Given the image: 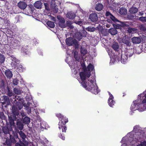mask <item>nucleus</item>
Returning <instances> with one entry per match:
<instances>
[{
    "label": "nucleus",
    "mask_w": 146,
    "mask_h": 146,
    "mask_svg": "<svg viewBox=\"0 0 146 146\" xmlns=\"http://www.w3.org/2000/svg\"><path fill=\"white\" fill-rule=\"evenodd\" d=\"M108 32L111 35H116L117 33V31L115 28H112L109 29Z\"/></svg>",
    "instance_id": "18"
},
{
    "label": "nucleus",
    "mask_w": 146,
    "mask_h": 146,
    "mask_svg": "<svg viewBox=\"0 0 146 146\" xmlns=\"http://www.w3.org/2000/svg\"><path fill=\"white\" fill-rule=\"evenodd\" d=\"M107 21H108V22H109V23H110V21H110V19H108L107 20Z\"/></svg>",
    "instance_id": "63"
},
{
    "label": "nucleus",
    "mask_w": 146,
    "mask_h": 146,
    "mask_svg": "<svg viewBox=\"0 0 146 146\" xmlns=\"http://www.w3.org/2000/svg\"><path fill=\"white\" fill-rule=\"evenodd\" d=\"M139 126L138 125L135 126L133 128V130L135 131V132L137 131V129Z\"/></svg>",
    "instance_id": "49"
},
{
    "label": "nucleus",
    "mask_w": 146,
    "mask_h": 146,
    "mask_svg": "<svg viewBox=\"0 0 146 146\" xmlns=\"http://www.w3.org/2000/svg\"><path fill=\"white\" fill-rule=\"evenodd\" d=\"M3 99L5 104H6L7 105H9L10 104V101L8 96H4Z\"/></svg>",
    "instance_id": "24"
},
{
    "label": "nucleus",
    "mask_w": 146,
    "mask_h": 146,
    "mask_svg": "<svg viewBox=\"0 0 146 146\" xmlns=\"http://www.w3.org/2000/svg\"><path fill=\"white\" fill-rule=\"evenodd\" d=\"M129 11L131 13H135L137 12L138 9L135 7H132L130 9Z\"/></svg>",
    "instance_id": "27"
},
{
    "label": "nucleus",
    "mask_w": 146,
    "mask_h": 146,
    "mask_svg": "<svg viewBox=\"0 0 146 146\" xmlns=\"http://www.w3.org/2000/svg\"><path fill=\"white\" fill-rule=\"evenodd\" d=\"M45 141L46 143H47L48 142V140H47L46 139H45Z\"/></svg>",
    "instance_id": "62"
},
{
    "label": "nucleus",
    "mask_w": 146,
    "mask_h": 146,
    "mask_svg": "<svg viewBox=\"0 0 146 146\" xmlns=\"http://www.w3.org/2000/svg\"><path fill=\"white\" fill-rule=\"evenodd\" d=\"M74 53V57L76 60L78 61L80 60V55H79L78 52L76 51H73Z\"/></svg>",
    "instance_id": "19"
},
{
    "label": "nucleus",
    "mask_w": 146,
    "mask_h": 146,
    "mask_svg": "<svg viewBox=\"0 0 146 146\" xmlns=\"http://www.w3.org/2000/svg\"><path fill=\"white\" fill-rule=\"evenodd\" d=\"M86 31H83L77 33L76 35V38L79 40H80L82 38V36H85V33Z\"/></svg>",
    "instance_id": "13"
},
{
    "label": "nucleus",
    "mask_w": 146,
    "mask_h": 146,
    "mask_svg": "<svg viewBox=\"0 0 146 146\" xmlns=\"http://www.w3.org/2000/svg\"><path fill=\"white\" fill-rule=\"evenodd\" d=\"M141 99L142 101V103L141 104V106H143V108L141 111H144L146 110V90L143 93L141 94L138 95V98Z\"/></svg>",
    "instance_id": "5"
},
{
    "label": "nucleus",
    "mask_w": 146,
    "mask_h": 146,
    "mask_svg": "<svg viewBox=\"0 0 146 146\" xmlns=\"http://www.w3.org/2000/svg\"><path fill=\"white\" fill-rule=\"evenodd\" d=\"M46 24L48 27L51 28H53L55 26L54 23L50 21H47Z\"/></svg>",
    "instance_id": "28"
},
{
    "label": "nucleus",
    "mask_w": 146,
    "mask_h": 146,
    "mask_svg": "<svg viewBox=\"0 0 146 146\" xmlns=\"http://www.w3.org/2000/svg\"><path fill=\"white\" fill-rule=\"evenodd\" d=\"M111 24H112L114 28H115L116 29H120L121 27L115 24H112V23H111Z\"/></svg>",
    "instance_id": "43"
},
{
    "label": "nucleus",
    "mask_w": 146,
    "mask_h": 146,
    "mask_svg": "<svg viewBox=\"0 0 146 146\" xmlns=\"http://www.w3.org/2000/svg\"><path fill=\"white\" fill-rule=\"evenodd\" d=\"M52 19L54 21H56V19L55 18L53 17V18Z\"/></svg>",
    "instance_id": "61"
},
{
    "label": "nucleus",
    "mask_w": 146,
    "mask_h": 146,
    "mask_svg": "<svg viewBox=\"0 0 146 146\" xmlns=\"http://www.w3.org/2000/svg\"><path fill=\"white\" fill-rule=\"evenodd\" d=\"M6 143L8 146H10L11 145V142H10V140L7 139L6 140Z\"/></svg>",
    "instance_id": "45"
},
{
    "label": "nucleus",
    "mask_w": 146,
    "mask_h": 146,
    "mask_svg": "<svg viewBox=\"0 0 146 146\" xmlns=\"http://www.w3.org/2000/svg\"><path fill=\"white\" fill-rule=\"evenodd\" d=\"M5 57L4 55L2 54H0V64L3 63L4 61Z\"/></svg>",
    "instance_id": "36"
},
{
    "label": "nucleus",
    "mask_w": 146,
    "mask_h": 146,
    "mask_svg": "<svg viewBox=\"0 0 146 146\" xmlns=\"http://www.w3.org/2000/svg\"><path fill=\"white\" fill-rule=\"evenodd\" d=\"M86 30L90 32H94L95 31L96 29L94 27H89L86 28Z\"/></svg>",
    "instance_id": "35"
},
{
    "label": "nucleus",
    "mask_w": 146,
    "mask_h": 146,
    "mask_svg": "<svg viewBox=\"0 0 146 146\" xmlns=\"http://www.w3.org/2000/svg\"><path fill=\"white\" fill-rule=\"evenodd\" d=\"M89 19L92 22H96L98 19L97 14L94 13L91 14L89 16Z\"/></svg>",
    "instance_id": "12"
},
{
    "label": "nucleus",
    "mask_w": 146,
    "mask_h": 146,
    "mask_svg": "<svg viewBox=\"0 0 146 146\" xmlns=\"http://www.w3.org/2000/svg\"><path fill=\"white\" fill-rule=\"evenodd\" d=\"M106 15L108 18H110L111 20L115 23L119 22V21L116 19L113 15L109 12L107 11ZM120 24H119V25L122 27H124L125 28H128L129 25H131L128 23L120 22Z\"/></svg>",
    "instance_id": "3"
},
{
    "label": "nucleus",
    "mask_w": 146,
    "mask_h": 146,
    "mask_svg": "<svg viewBox=\"0 0 146 146\" xmlns=\"http://www.w3.org/2000/svg\"><path fill=\"white\" fill-rule=\"evenodd\" d=\"M10 123L11 127L10 128H8L9 131H12L13 130V127H14L15 129H16V126L15 125V123L13 121H10Z\"/></svg>",
    "instance_id": "23"
},
{
    "label": "nucleus",
    "mask_w": 146,
    "mask_h": 146,
    "mask_svg": "<svg viewBox=\"0 0 146 146\" xmlns=\"http://www.w3.org/2000/svg\"><path fill=\"white\" fill-rule=\"evenodd\" d=\"M4 82L3 80L0 82V88H4Z\"/></svg>",
    "instance_id": "42"
},
{
    "label": "nucleus",
    "mask_w": 146,
    "mask_h": 146,
    "mask_svg": "<svg viewBox=\"0 0 146 146\" xmlns=\"http://www.w3.org/2000/svg\"><path fill=\"white\" fill-rule=\"evenodd\" d=\"M55 1H54L53 0L51 1L50 5L52 8H54L55 7Z\"/></svg>",
    "instance_id": "41"
},
{
    "label": "nucleus",
    "mask_w": 146,
    "mask_h": 146,
    "mask_svg": "<svg viewBox=\"0 0 146 146\" xmlns=\"http://www.w3.org/2000/svg\"><path fill=\"white\" fill-rule=\"evenodd\" d=\"M75 14L72 12H68L66 14L67 17L70 19H73L76 17Z\"/></svg>",
    "instance_id": "15"
},
{
    "label": "nucleus",
    "mask_w": 146,
    "mask_h": 146,
    "mask_svg": "<svg viewBox=\"0 0 146 146\" xmlns=\"http://www.w3.org/2000/svg\"><path fill=\"white\" fill-rule=\"evenodd\" d=\"M71 68L72 69V70L73 69H74V67H73V66H72L71 67Z\"/></svg>",
    "instance_id": "60"
},
{
    "label": "nucleus",
    "mask_w": 146,
    "mask_h": 146,
    "mask_svg": "<svg viewBox=\"0 0 146 146\" xmlns=\"http://www.w3.org/2000/svg\"><path fill=\"white\" fill-rule=\"evenodd\" d=\"M23 107V105L21 103L17 102L15 105L13 106L12 107L13 111L14 113L17 112L19 110L21 109Z\"/></svg>",
    "instance_id": "7"
},
{
    "label": "nucleus",
    "mask_w": 146,
    "mask_h": 146,
    "mask_svg": "<svg viewBox=\"0 0 146 146\" xmlns=\"http://www.w3.org/2000/svg\"><path fill=\"white\" fill-rule=\"evenodd\" d=\"M5 74L8 78H11L13 76L12 72L9 70H6L5 71Z\"/></svg>",
    "instance_id": "22"
},
{
    "label": "nucleus",
    "mask_w": 146,
    "mask_h": 146,
    "mask_svg": "<svg viewBox=\"0 0 146 146\" xmlns=\"http://www.w3.org/2000/svg\"><path fill=\"white\" fill-rule=\"evenodd\" d=\"M111 25V24H107L106 25V27L107 28H109L110 27Z\"/></svg>",
    "instance_id": "56"
},
{
    "label": "nucleus",
    "mask_w": 146,
    "mask_h": 146,
    "mask_svg": "<svg viewBox=\"0 0 146 146\" xmlns=\"http://www.w3.org/2000/svg\"><path fill=\"white\" fill-rule=\"evenodd\" d=\"M63 121H62L61 122H59V128L60 129L61 128L63 132H66L67 128L65 126V124H64Z\"/></svg>",
    "instance_id": "14"
},
{
    "label": "nucleus",
    "mask_w": 146,
    "mask_h": 146,
    "mask_svg": "<svg viewBox=\"0 0 146 146\" xmlns=\"http://www.w3.org/2000/svg\"><path fill=\"white\" fill-rule=\"evenodd\" d=\"M42 3L40 1H36L34 4V6L37 9H40L42 7Z\"/></svg>",
    "instance_id": "20"
},
{
    "label": "nucleus",
    "mask_w": 146,
    "mask_h": 146,
    "mask_svg": "<svg viewBox=\"0 0 146 146\" xmlns=\"http://www.w3.org/2000/svg\"><path fill=\"white\" fill-rule=\"evenodd\" d=\"M64 124H65V125L66 123H67L68 121V119L67 118H66V117H65L64 119Z\"/></svg>",
    "instance_id": "54"
},
{
    "label": "nucleus",
    "mask_w": 146,
    "mask_h": 146,
    "mask_svg": "<svg viewBox=\"0 0 146 146\" xmlns=\"http://www.w3.org/2000/svg\"><path fill=\"white\" fill-rule=\"evenodd\" d=\"M13 91L15 94L19 95L21 93V91L16 88L14 89Z\"/></svg>",
    "instance_id": "37"
},
{
    "label": "nucleus",
    "mask_w": 146,
    "mask_h": 146,
    "mask_svg": "<svg viewBox=\"0 0 146 146\" xmlns=\"http://www.w3.org/2000/svg\"><path fill=\"white\" fill-rule=\"evenodd\" d=\"M42 125H43V123H40V126H41V127H42L43 129L45 128V127L44 126H43Z\"/></svg>",
    "instance_id": "58"
},
{
    "label": "nucleus",
    "mask_w": 146,
    "mask_h": 146,
    "mask_svg": "<svg viewBox=\"0 0 146 146\" xmlns=\"http://www.w3.org/2000/svg\"><path fill=\"white\" fill-rule=\"evenodd\" d=\"M14 93L12 92L11 91L9 88H8V91L7 92V95L10 97L11 96H12L14 95Z\"/></svg>",
    "instance_id": "38"
},
{
    "label": "nucleus",
    "mask_w": 146,
    "mask_h": 146,
    "mask_svg": "<svg viewBox=\"0 0 146 146\" xmlns=\"http://www.w3.org/2000/svg\"><path fill=\"white\" fill-rule=\"evenodd\" d=\"M73 22L70 21H68L66 22V26H68L69 28L71 29H72L74 28V26L72 25V24Z\"/></svg>",
    "instance_id": "33"
},
{
    "label": "nucleus",
    "mask_w": 146,
    "mask_h": 146,
    "mask_svg": "<svg viewBox=\"0 0 146 146\" xmlns=\"http://www.w3.org/2000/svg\"><path fill=\"white\" fill-rule=\"evenodd\" d=\"M80 52L82 54L84 55L87 53V51L85 47L82 46L80 48Z\"/></svg>",
    "instance_id": "30"
},
{
    "label": "nucleus",
    "mask_w": 146,
    "mask_h": 146,
    "mask_svg": "<svg viewBox=\"0 0 146 146\" xmlns=\"http://www.w3.org/2000/svg\"><path fill=\"white\" fill-rule=\"evenodd\" d=\"M136 31V29L130 27H129L127 30V32L128 33H133Z\"/></svg>",
    "instance_id": "31"
},
{
    "label": "nucleus",
    "mask_w": 146,
    "mask_h": 146,
    "mask_svg": "<svg viewBox=\"0 0 146 146\" xmlns=\"http://www.w3.org/2000/svg\"><path fill=\"white\" fill-rule=\"evenodd\" d=\"M22 66H21L20 67L19 66V67L18 68L19 69V70H20V72H21V71H22V70H21V69H20V68H22Z\"/></svg>",
    "instance_id": "59"
},
{
    "label": "nucleus",
    "mask_w": 146,
    "mask_h": 146,
    "mask_svg": "<svg viewBox=\"0 0 146 146\" xmlns=\"http://www.w3.org/2000/svg\"><path fill=\"white\" fill-rule=\"evenodd\" d=\"M94 66L91 64H90L87 67L88 71H84L80 72L79 74L80 77L82 82L81 84L82 86L85 88L86 90L90 91L92 93L94 94H97L100 92L98 89V86L96 84L95 76L94 75L93 77H90L88 79V84L85 83V80L87 78H89L90 76V72L92 71L94 69Z\"/></svg>",
    "instance_id": "1"
},
{
    "label": "nucleus",
    "mask_w": 146,
    "mask_h": 146,
    "mask_svg": "<svg viewBox=\"0 0 146 146\" xmlns=\"http://www.w3.org/2000/svg\"><path fill=\"white\" fill-rule=\"evenodd\" d=\"M23 121L24 123L28 124L30 122V119L28 117H25L23 119Z\"/></svg>",
    "instance_id": "32"
},
{
    "label": "nucleus",
    "mask_w": 146,
    "mask_h": 146,
    "mask_svg": "<svg viewBox=\"0 0 146 146\" xmlns=\"http://www.w3.org/2000/svg\"><path fill=\"white\" fill-rule=\"evenodd\" d=\"M133 43L139 44L141 42V39L139 37H134L132 38Z\"/></svg>",
    "instance_id": "16"
},
{
    "label": "nucleus",
    "mask_w": 146,
    "mask_h": 146,
    "mask_svg": "<svg viewBox=\"0 0 146 146\" xmlns=\"http://www.w3.org/2000/svg\"><path fill=\"white\" fill-rule=\"evenodd\" d=\"M141 146H146V141H144L141 143Z\"/></svg>",
    "instance_id": "51"
},
{
    "label": "nucleus",
    "mask_w": 146,
    "mask_h": 146,
    "mask_svg": "<svg viewBox=\"0 0 146 146\" xmlns=\"http://www.w3.org/2000/svg\"><path fill=\"white\" fill-rule=\"evenodd\" d=\"M139 98L138 97V99L137 100L133 102L130 108L131 111H134L137 110L141 112L143 111L141 110L143 108V106L141 105L142 102H141V99H139Z\"/></svg>",
    "instance_id": "2"
},
{
    "label": "nucleus",
    "mask_w": 146,
    "mask_h": 146,
    "mask_svg": "<svg viewBox=\"0 0 146 146\" xmlns=\"http://www.w3.org/2000/svg\"><path fill=\"white\" fill-rule=\"evenodd\" d=\"M130 50L123 52L121 54V62L122 63L125 64L127 61L128 57H131L133 55V53H130Z\"/></svg>",
    "instance_id": "4"
},
{
    "label": "nucleus",
    "mask_w": 146,
    "mask_h": 146,
    "mask_svg": "<svg viewBox=\"0 0 146 146\" xmlns=\"http://www.w3.org/2000/svg\"><path fill=\"white\" fill-rule=\"evenodd\" d=\"M9 135H10V141H11V143H15V139L13 138H11V136L9 134Z\"/></svg>",
    "instance_id": "46"
},
{
    "label": "nucleus",
    "mask_w": 146,
    "mask_h": 146,
    "mask_svg": "<svg viewBox=\"0 0 146 146\" xmlns=\"http://www.w3.org/2000/svg\"><path fill=\"white\" fill-rule=\"evenodd\" d=\"M44 5L45 6V8L46 10H49V8L48 7V3H44Z\"/></svg>",
    "instance_id": "47"
},
{
    "label": "nucleus",
    "mask_w": 146,
    "mask_h": 146,
    "mask_svg": "<svg viewBox=\"0 0 146 146\" xmlns=\"http://www.w3.org/2000/svg\"><path fill=\"white\" fill-rule=\"evenodd\" d=\"M57 18L59 21V26L62 28L66 27V25L65 23L64 19L62 17L59 16H57Z\"/></svg>",
    "instance_id": "8"
},
{
    "label": "nucleus",
    "mask_w": 146,
    "mask_h": 146,
    "mask_svg": "<svg viewBox=\"0 0 146 146\" xmlns=\"http://www.w3.org/2000/svg\"><path fill=\"white\" fill-rule=\"evenodd\" d=\"M11 59L12 60L11 64L12 66L15 68L16 67V66L17 64L19 62V61L14 56H11Z\"/></svg>",
    "instance_id": "10"
},
{
    "label": "nucleus",
    "mask_w": 146,
    "mask_h": 146,
    "mask_svg": "<svg viewBox=\"0 0 146 146\" xmlns=\"http://www.w3.org/2000/svg\"><path fill=\"white\" fill-rule=\"evenodd\" d=\"M19 133L20 137L22 138L23 140V141H24V139L26 137L25 135L21 131H19Z\"/></svg>",
    "instance_id": "34"
},
{
    "label": "nucleus",
    "mask_w": 146,
    "mask_h": 146,
    "mask_svg": "<svg viewBox=\"0 0 146 146\" xmlns=\"http://www.w3.org/2000/svg\"><path fill=\"white\" fill-rule=\"evenodd\" d=\"M75 23L77 24H78L80 26H81L82 24V22L81 21H75Z\"/></svg>",
    "instance_id": "48"
},
{
    "label": "nucleus",
    "mask_w": 146,
    "mask_h": 146,
    "mask_svg": "<svg viewBox=\"0 0 146 146\" xmlns=\"http://www.w3.org/2000/svg\"><path fill=\"white\" fill-rule=\"evenodd\" d=\"M15 146H25V145L22 143H21V144H19L18 143H16V144Z\"/></svg>",
    "instance_id": "50"
},
{
    "label": "nucleus",
    "mask_w": 146,
    "mask_h": 146,
    "mask_svg": "<svg viewBox=\"0 0 146 146\" xmlns=\"http://www.w3.org/2000/svg\"><path fill=\"white\" fill-rule=\"evenodd\" d=\"M27 111L28 113H30L31 112V109L29 107H28L27 108Z\"/></svg>",
    "instance_id": "52"
},
{
    "label": "nucleus",
    "mask_w": 146,
    "mask_h": 146,
    "mask_svg": "<svg viewBox=\"0 0 146 146\" xmlns=\"http://www.w3.org/2000/svg\"><path fill=\"white\" fill-rule=\"evenodd\" d=\"M112 48L116 51H117L119 48V45L117 43L113 42L112 45Z\"/></svg>",
    "instance_id": "29"
},
{
    "label": "nucleus",
    "mask_w": 146,
    "mask_h": 146,
    "mask_svg": "<svg viewBox=\"0 0 146 146\" xmlns=\"http://www.w3.org/2000/svg\"><path fill=\"white\" fill-rule=\"evenodd\" d=\"M15 98H16L19 101H22V99L21 98H19V96H15Z\"/></svg>",
    "instance_id": "55"
},
{
    "label": "nucleus",
    "mask_w": 146,
    "mask_h": 146,
    "mask_svg": "<svg viewBox=\"0 0 146 146\" xmlns=\"http://www.w3.org/2000/svg\"><path fill=\"white\" fill-rule=\"evenodd\" d=\"M123 42L128 46H130L131 44L128 38H124L123 39Z\"/></svg>",
    "instance_id": "26"
},
{
    "label": "nucleus",
    "mask_w": 146,
    "mask_h": 146,
    "mask_svg": "<svg viewBox=\"0 0 146 146\" xmlns=\"http://www.w3.org/2000/svg\"><path fill=\"white\" fill-rule=\"evenodd\" d=\"M4 133H5V134H7V133H8V134H9V131H7V132H4Z\"/></svg>",
    "instance_id": "64"
},
{
    "label": "nucleus",
    "mask_w": 146,
    "mask_h": 146,
    "mask_svg": "<svg viewBox=\"0 0 146 146\" xmlns=\"http://www.w3.org/2000/svg\"><path fill=\"white\" fill-rule=\"evenodd\" d=\"M108 93L110 97L108 100V103L110 106L113 107L115 103V101L113 100L114 97L110 92H108Z\"/></svg>",
    "instance_id": "9"
},
{
    "label": "nucleus",
    "mask_w": 146,
    "mask_h": 146,
    "mask_svg": "<svg viewBox=\"0 0 146 146\" xmlns=\"http://www.w3.org/2000/svg\"><path fill=\"white\" fill-rule=\"evenodd\" d=\"M66 44L68 46L74 45L76 48L78 46L77 40L72 37H69L66 38Z\"/></svg>",
    "instance_id": "6"
},
{
    "label": "nucleus",
    "mask_w": 146,
    "mask_h": 146,
    "mask_svg": "<svg viewBox=\"0 0 146 146\" xmlns=\"http://www.w3.org/2000/svg\"><path fill=\"white\" fill-rule=\"evenodd\" d=\"M16 125L18 129L20 130H22L23 128V125L22 123L19 120H17V121Z\"/></svg>",
    "instance_id": "17"
},
{
    "label": "nucleus",
    "mask_w": 146,
    "mask_h": 146,
    "mask_svg": "<svg viewBox=\"0 0 146 146\" xmlns=\"http://www.w3.org/2000/svg\"><path fill=\"white\" fill-rule=\"evenodd\" d=\"M139 19L141 21L144 22H146V17H140L139 18Z\"/></svg>",
    "instance_id": "40"
},
{
    "label": "nucleus",
    "mask_w": 146,
    "mask_h": 146,
    "mask_svg": "<svg viewBox=\"0 0 146 146\" xmlns=\"http://www.w3.org/2000/svg\"><path fill=\"white\" fill-rule=\"evenodd\" d=\"M103 8V5L102 4L98 3L96 5L95 9L97 11H100Z\"/></svg>",
    "instance_id": "25"
},
{
    "label": "nucleus",
    "mask_w": 146,
    "mask_h": 146,
    "mask_svg": "<svg viewBox=\"0 0 146 146\" xmlns=\"http://www.w3.org/2000/svg\"><path fill=\"white\" fill-rule=\"evenodd\" d=\"M17 6L21 9L24 10L26 8L27 5L24 2L20 1L18 3Z\"/></svg>",
    "instance_id": "11"
},
{
    "label": "nucleus",
    "mask_w": 146,
    "mask_h": 146,
    "mask_svg": "<svg viewBox=\"0 0 146 146\" xmlns=\"http://www.w3.org/2000/svg\"><path fill=\"white\" fill-rule=\"evenodd\" d=\"M133 139L131 137H129L128 139V141H129V142H130V143H131V140H132Z\"/></svg>",
    "instance_id": "57"
},
{
    "label": "nucleus",
    "mask_w": 146,
    "mask_h": 146,
    "mask_svg": "<svg viewBox=\"0 0 146 146\" xmlns=\"http://www.w3.org/2000/svg\"><path fill=\"white\" fill-rule=\"evenodd\" d=\"M56 116L57 117H58L59 119H61V121H63V119L64 117V116L63 115H62L60 113H58L56 115Z\"/></svg>",
    "instance_id": "39"
},
{
    "label": "nucleus",
    "mask_w": 146,
    "mask_h": 146,
    "mask_svg": "<svg viewBox=\"0 0 146 146\" xmlns=\"http://www.w3.org/2000/svg\"><path fill=\"white\" fill-rule=\"evenodd\" d=\"M127 10L124 7H121L119 9V12L121 15H125L127 13Z\"/></svg>",
    "instance_id": "21"
},
{
    "label": "nucleus",
    "mask_w": 146,
    "mask_h": 146,
    "mask_svg": "<svg viewBox=\"0 0 146 146\" xmlns=\"http://www.w3.org/2000/svg\"><path fill=\"white\" fill-rule=\"evenodd\" d=\"M13 84L14 85H17L18 83V80L16 79H14L13 81Z\"/></svg>",
    "instance_id": "44"
},
{
    "label": "nucleus",
    "mask_w": 146,
    "mask_h": 146,
    "mask_svg": "<svg viewBox=\"0 0 146 146\" xmlns=\"http://www.w3.org/2000/svg\"><path fill=\"white\" fill-rule=\"evenodd\" d=\"M59 137L62 139L63 140H64L65 137L64 136L62 135H59Z\"/></svg>",
    "instance_id": "53"
}]
</instances>
